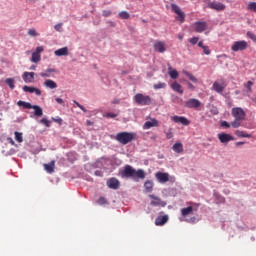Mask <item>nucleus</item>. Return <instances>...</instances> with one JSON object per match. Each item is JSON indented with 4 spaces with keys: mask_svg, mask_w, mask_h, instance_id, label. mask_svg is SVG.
<instances>
[{
    "mask_svg": "<svg viewBox=\"0 0 256 256\" xmlns=\"http://www.w3.org/2000/svg\"><path fill=\"white\" fill-rule=\"evenodd\" d=\"M121 177L133 179V181H139V179H145V177H147V173H145V170L143 169L135 170L131 165H126L121 172Z\"/></svg>",
    "mask_w": 256,
    "mask_h": 256,
    "instance_id": "nucleus-1",
    "label": "nucleus"
},
{
    "mask_svg": "<svg viewBox=\"0 0 256 256\" xmlns=\"http://www.w3.org/2000/svg\"><path fill=\"white\" fill-rule=\"evenodd\" d=\"M232 117H234V121L231 122V127L234 129H239L241 126V122L245 121V117H247V114L245 113V110L241 107H235L231 110Z\"/></svg>",
    "mask_w": 256,
    "mask_h": 256,
    "instance_id": "nucleus-2",
    "label": "nucleus"
},
{
    "mask_svg": "<svg viewBox=\"0 0 256 256\" xmlns=\"http://www.w3.org/2000/svg\"><path fill=\"white\" fill-rule=\"evenodd\" d=\"M135 137H137V135L133 132H120L116 134L115 139L118 143H121V145H128V143L135 140Z\"/></svg>",
    "mask_w": 256,
    "mask_h": 256,
    "instance_id": "nucleus-3",
    "label": "nucleus"
},
{
    "mask_svg": "<svg viewBox=\"0 0 256 256\" xmlns=\"http://www.w3.org/2000/svg\"><path fill=\"white\" fill-rule=\"evenodd\" d=\"M134 101L135 103H137V105H141V106L151 105V96L138 93L134 96Z\"/></svg>",
    "mask_w": 256,
    "mask_h": 256,
    "instance_id": "nucleus-4",
    "label": "nucleus"
},
{
    "mask_svg": "<svg viewBox=\"0 0 256 256\" xmlns=\"http://www.w3.org/2000/svg\"><path fill=\"white\" fill-rule=\"evenodd\" d=\"M249 47V44L245 40L236 41L232 44L231 49L234 51V53H237L238 51H245Z\"/></svg>",
    "mask_w": 256,
    "mask_h": 256,
    "instance_id": "nucleus-5",
    "label": "nucleus"
},
{
    "mask_svg": "<svg viewBox=\"0 0 256 256\" xmlns=\"http://www.w3.org/2000/svg\"><path fill=\"white\" fill-rule=\"evenodd\" d=\"M171 9L173 13L177 14V21H180V23H185V12L181 11L179 5L171 4Z\"/></svg>",
    "mask_w": 256,
    "mask_h": 256,
    "instance_id": "nucleus-6",
    "label": "nucleus"
},
{
    "mask_svg": "<svg viewBox=\"0 0 256 256\" xmlns=\"http://www.w3.org/2000/svg\"><path fill=\"white\" fill-rule=\"evenodd\" d=\"M189 205H193V206H188L186 208L181 209L182 217H187L188 215H193V211H197V209L199 208V204H196L193 202H189Z\"/></svg>",
    "mask_w": 256,
    "mask_h": 256,
    "instance_id": "nucleus-7",
    "label": "nucleus"
},
{
    "mask_svg": "<svg viewBox=\"0 0 256 256\" xmlns=\"http://www.w3.org/2000/svg\"><path fill=\"white\" fill-rule=\"evenodd\" d=\"M149 198L152 199V201L150 202V205H152V207H165L167 205L165 201L161 200V198L153 194H150Z\"/></svg>",
    "mask_w": 256,
    "mask_h": 256,
    "instance_id": "nucleus-8",
    "label": "nucleus"
},
{
    "mask_svg": "<svg viewBox=\"0 0 256 256\" xmlns=\"http://www.w3.org/2000/svg\"><path fill=\"white\" fill-rule=\"evenodd\" d=\"M185 107H187V109H199V107H201V101L191 98L185 102Z\"/></svg>",
    "mask_w": 256,
    "mask_h": 256,
    "instance_id": "nucleus-9",
    "label": "nucleus"
},
{
    "mask_svg": "<svg viewBox=\"0 0 256 256\" xmlns=\"http://www.w3.org/2000/svg\"><path fill=\"white\" fill-rule=\"evenodd\" d=\"M207 7L208 9H213L214 11H225V4L217 1L209 2Z\"/></svg>",
    "mask_w": 256,
    "mask_h": 256,
    "instance_id": "nucleus-10",
    "label": "nucleus"
},
{
    "mask_svg": "<svg viewBox=\"0 0 256 256\" xmlns=\"http://www.w3.org/2000/svg\"><path fill=\"white\" fill-rule=\"evenodd\" d=\"M171 121L174 123H180V125H184L185 127L191 124L189 119H187L185 116H172Z\"/></svg>",
    "mask_w": 256,
    "mask_h": 256,
    "instance_id": "nucleus-11",
    "label": "nucleus"
},
{
    "mask_svg": "<svg viewBox=\"0 0 256 256\" xmlns=\"http://www.w3.org/2000/svg\"><path fill=\"white\" fill-rule=\"evenodd\" d=\"M212 87L216 93H223V91H225V87H227V84H225V81L223 80L215 81Z\"/></svg>",
    "mask_w": 256,
    "mask_h": 256,
    "instance_id": "nucleus-12",
    "label": "nucleus"
},
{
    "mask_svg": "<svg viewBox=\"0 0 256 256\" xmlns=\"http://www.w3.org/2000/svg\"><path fill=\"white\" fill-rule=\"evenodd\" d=\"M206 29H207V22L198 21L194 23V31L196 33H203V31H206Z\"/></svg>",
    "mask_w": 256,
    "mask_h": 256,
    "instance_id": "nucleus-13",
    "label": "nucleus"
},
{
    "mask_svg": "<svg viewBox=\"0 0 256 256\" xmlns=\"http://www.w3.org/2000/svg\"><path fill=\"white\" fill-rule=\"evenodd\" d=\"M155 177L159 183H167L169 181V173L167 172H157Z\"/></svg>",
    "mask_w": 256,
    "mask_h": 256,
    "instance_id": "nucleus-14",
    "label": "nucleus"
},
{
    "mask_svg": "<svg viewBox=\"0 0 256 256\" xmlns=\"http://www.w3.org/2000/svg\"><path fill=\"white\" fill-rule=\"evenodd\" d=\"M218 139L222 143H229V141L235 140V138H233V136L231 134H227V133H219Z\"/></svg>",
    "mask_w": 256,
    "mask_h": 256,
    "instance_id": "nucleus-15",
    "label": "nucleus"
},
{
    "mask_svg": "<svg viewBox=\"0 0 256 256\" xmlns=\"http://www.w3.org/2000/svg\"><path fill=\"white\" fill-rule=\"evenodd\" d=\"M23 91L25 93H35L38 97H41V90L39 88L33 87V86H23Z\"/></svg>",
    "mask_w": 256,
    "mask_h": 256,
    "instance_id": "nucleus-16",
    "label": "nucleus"
},
{
    "mask_svg": "<svg viewBox=\"0 0 256 256\" xmlns=\"http://www.w3.org/2000/svg\"><path fill=\"white\" fill-rule=\"evenodd\" d=\"M154 50L158 53H165L167 51V48L165 47V42L163 41H156L154 43Z\"/></svg>",
    "mask_w": 256,
    "mask_h": 256,
    "instance_id": "nucleus-17",
    "label": "nucleus"
},
{
    "mask_svg": "<svg viewBox=\"0 0 256 256\" xmlns=\"http://www.w3.org/2000/svg\"><path fill=\"white\" fill-rule=\"evenodd\" d=\"M22 78L26 83H33L35 79V72H24Z\"/></svg>",
    "mask_w": 256,
    "mask_h": 256,
    "instance_id": "nucleus-18",
    "label": "nucleus"
},
{
    "mask_svg": "<svg viewBox=\"0 0 256 256\" xmlns=\"http://www.w3.org/2000/svg\"><path fill=\"white\" fill-rule=\"evenodd\" d=\"M119 185H121V183L117 180V178H110L107 181V186L109 189H119Z\"/></svg>",
    "mask_w": 256,
    "mask_h": 256,
    "instance_id": "nucleus-19",
    "label": "nucleus"
},
{
    "mask_svg": "<svg viewBox=\"0 0 256 256\" xmlns=\"http://www.w3.org/2000/svg\"><path fill=\"white\" fill-rule=\"evenodd\" d=\"M167 221H169V216H167V215L158 216L155 219V225H157L158 227H161V226L165 225V223H167Z\"/></svg>",
    "mask_w": 256,
    "mask_h": 256,
    "instance_id": "nucleus-20",
    "label": "nucleus"
},
{
    "mask_svg": "<svg viewBox=\"0 0 256 256\" xmlns=\"http://www.w3.org/2000/svg\"><path fill=\"white\" fill-rule=\"evenodd\" d=\"M151 127H159V121L153 118L151 121H147L143 125V129H151Z\"/></svg>",
    "mask_w": 256,
    "mask_h": 256,
    "instance_id": "nucleus-21",
    "label": "nucleus"
},
{
    "mask_svg": "<svg viewBox=\"0 0 256 256\" xmlns=\"http://www.w3.org/2000/svg\"><path fill=\"white\" fill-rule=\"evenodd\" d=\"M54 55H56V57L67 56L69 55V48L67 47L60 48L54 52Z\"/></svg>",
    "mask_w": 256,
    "mask_h": 256,
    "instance_id": "nucleus-22",
    "label": "nucleus"
},
{
    "mask_svg": "<svg viewBox=\"0 0 256 256\" xmlns=\"http://www.w3.org/2000/svg\"><path fill=\"white\" fill-rule=\"evenodd\" d=\"M44 86L47 87V89H57V83L51 79L45 80Z\"/></svg>",
    "mask_w": 256,
    "mask_h": 256,
    "instance_id": "nucleus-23",
    "label": "nucleus"
},
{
    "mask_svg": "<svg viewBox=\"0 0 256 256\" xmlns=\"http://www.w3.org/2000/svg\"><path fill=\"white\" fill-rule=\"evenodd\" d=\"M31 109H34V115L36 117H43V108L41 106L33 105Z\"/></svg>",
    "mask_w": 256,
    "mask_h": 256,
    "instance_id": "nucleus-24",
    "label": "nucleus"
},
{
    "mask_svg": "<svg viewBox=\"0 0 256 256\" xmlns=\"http://www.w3.org/2000/svg\"><path fill=\"white\" fill-rule=\"evenodd\" d=\"M173 91H176V93H180V95H183V86L179 84L178 82H174L171 85Z\"/></svg>",
    "mask_w": 256,
    "mask_h": 256,
    "instance_id": "nucleus-25",
    "label": "nucleus"
},
{
    "mask_svg": "<svg viewBox=\"0 0 256 256\" xmlns=\"http://www.w3.org/2000/svg\"><path fill=\"white\" fill-rule=\"evenodd\" d=\"M44 169L47 173H54L55 171V161H51L49 164H44Z\"/></svg>",
    "mask_w": 256,
    "mask_h": 256,
    "instance_id": "nucleus-26",
    "label": "nucleus"
},
{
    "mask_svg": "<svg viewBox=\"0 0 256 256\" xmlns=\"http://www.w3.org/2000/svg\"><path fill=\"white\" fill-rule=\"evenodd\" d=\"M172 149L175 153H183V143L181 142H176L173 146Z\"/></svg>",
    "mask_w": 256,
    "mask_h": 256,
    "instance_id": "nucleus-27",
    "label": "nucleus"
},
{
    "mask_svg": "<svg viewBox=\"0 0 256 256\" xmlns=\"http://www.w3.org/2000/svg\"><path fill=\"white\" fill-rule=\"evenodd\" d=\"M144 189H145L146 193H151V191H153V181L147 180L144 183Z\"/></svg>",
    "mask_w": 256,
    "mask_h": 256,
    "instance_id": "nucleus-28",
    "label": "nucleus"
},
{
    "mask_svg": "<svg viewBox=\"0 0 256 256\" xmlns=\"http://www.w3.org/2000/svg\"><path fill=\"white\" fill-rule=\"evenodd\" d=\"M168 75L171 77V79H177L179 77V72L171 67H168Z\"/></svg>",
    "mask_w": 256,
    "mask_h": 256,
    "instance_id": "nucleus-29",
    "label": "nucleus"
},
{
    "mask_svg": "<svg viewBox=\"0 0 256 256\" xmlns=\"http://www.w3.org/2000/svg\"><path fill=\"white\" fill-rule=\"evenodd\" d=\"M18 107H23L24 109H31L33 107V105H31V103L29 102H25L23 100H19L17 102Z\"/></svg>",
    "mask_w": 256,
    "mask_h": 256,
    "instance_id": "nucleus-30",
    "label": "nucleus"
},
{
    "mask_svg": "<svg viewBox=\"0 0 256 256\" xmlns=\"http://www.w3.org/2000/svg\"><path fill=\"white\" fill-rule=\"evenodd\" d=\"M51 73H55V69L53 68L47 69L45 72L40 73V77H44V78L51 77Z\"/></svg>",
    "mask_w": 256,
    "mask_h": 256,
    "instance_id": "nucleus-31",
    "label": "nucleus"
},
{
    "mask_svg": "<svg viewBox=\"0 0 256 256\" xmlns=\"http://www.w3.org/2000/svg\"><path fill=\"white\" fill-rule=\"evenodd\" d=\"M235 135L238 137H243V138H251V134H247L245 133V131H241V130H236Z\"/></svg>",
    "mask_w": 256,
    "mask_h": 256,
    "instance_id": "nucleus-32",
    "label": "nucleus"
},
{
    "mask_svg": "<svg viewBox=\"0 0 256 256\" xmlns=\"http://www.w3.org/2000/svg\"><path fill=\"white\" fill-rule=\"evenodd\" d=\"M6 85H8V87H10V89H15V79L13 78H7L5 80Z\"/></svg>",
    "mask_w": 256,
    "mask_h": 256,
    "instance_id": "nucleus-33",
    "label": "nucleus"
},
{
    "mask_svg": "<svg viewBox=\"0 0 256 256\" xmlns=\"http://www.w3.org/2000/svg\"><path fill=\"white\" fill-rule=\"evenodd\" d=\"M31 61L32 63H39V61H41V54H37L36 52H34L32 54Z\"/></svg>",
    "mask_w": 256,
    "mask_h": 256,
    "instance_id": "nucleus-34",
    "label": "nucleus"
},
{
    "mask_svg": "<svg viewBox=\"0 0 256 256\" xmlns=\"http://www.w3.org/2000/svg\"><path fill=\"white\" fill-rule=\"evenodd\" d=\"M184 75H186V77H188V79L190 81H192V83H197V79L195 78V76L191 73H189L188 71H183Z\"/></svg>",
    "mask_w": 256,
    "mask_h": 256,
    "instance_id": "nucleus-35",
    "label": "nucleus"
},
{
    "mask_svg": "<svg viewBox=\"0 0 256 256\" xmlns=\"http://www.w3.org/2000/svg\"><path fill=\"white\" fill-rule=\"evenodd\" d=\"M14 135H15V140L18 143H23V133H21V132H14Z\"/></svg>",
    "mask_w": 256,
    "mask_h": 256,
    "instance_id": "nucleus-36",
    "label": "nucleus"
},
{
    "mask_svg": "<svg viewBox=\"0 0 256 256\" xmlns=\"http://www.w3.org/2000/svg\"><path fill=\"white\" fill-rule=\"evenodd\" d=\"M247 10L256 13V2H250L247 6Z\"/></svg>",
    "mask_w": 256,
    "mask_h": 256,
    "instance_id": "nucleus-37",
    "label": "nucleus"
},
{
    "mask_svg": "<svg viewBox=\"0 0 256 256\" xmlns=\"http://www.w3.org/2000/svg\"><path fill=\"white\" fill-rule=\"evenodd\" d=\"M119 17H120V19H129V17H131V15L127 11H122L119 13Z\"/></svg>",
    "mask_w": 256,
    "mask_h": 256,
    "instance_id": "nucleus-38",
    "label": "nucleus"
},
{
    "mask_svg": "<svg viewBox=\"0 0 256 256\" xmlns=\"http://www.w3.org/2000/svg\"><path fill=\"white\" fill-rule=\"evenodd\" d=\"M167 87V84L165 82H159L157 84H154V89H165Z\"/></svg>",
    "mask_w": 256,
    "mask_h": 256,
    "instance_id": "nucleus-39",
    "label": "nucleus"
},
{
    "mask_svg": "<svg viewBox=\"0 0 256 256\" xmlns=\"http://www.w3.org/2000/svg\"><path fill=\"white\" fill-rule=\"evenodd\" d=\"M40 123H41L42 125H45V127H51V121H49L47 118H42V119L40 120Z\"/></svg>",
    "mask_w": 256,
    "mask_h": 256,
    "instance_id": "nucleus-40",
    "label": "nucleus"
},
{
    "mask_svg": "<svg viewBox=\"0 0 256 256\" xmlns=\"http://www.w3.org/2000/svg\"><path fill=\"white\" fill-rule=\"evenodd\" d=\"M166 139H173V128H169L168 131L165 132Z\"/></svg>",
    "mask_w": 256,
    "mask_h": 256,
    "instance_id": "nucleus-41",
    "label": "nucleus"
},
{
    "mask_svg": "<svg viewBox=\"0 0 256 256\" xmlns=\"http://www.w3.org/2000/svg\"><path fill=\"white\" fill-rule=\"evenodd\" d=\"M28 35H30V37H39V33H37V30L35 29H29Z\"/></svg>",
    "mask_w": 256,
    "mask_h": 256,
    "instance_id": "nucleus-42",
    "label": "nucleus"
},
{
    "mask_svg": "<svg viewBox=\"0 0 256 256\" xmlns=\"http://www.w3.org/2000/svg\"><path fill=\"white\" fill-rule=\"evenodd\" d=\"M55 31H58V33H61L63 31V23H58L54 26Z\"/></svg>",
    "mask_w": 256,
    "mask_h": 256,
    "instance_id": "nucleus-43",
    "label": "nucleus"
},
{
    "mask_svg": "<svg viewBox=\"0 0 256 256\" xmlns=\"http://www.w3.org/2000/svg\"><path fill=\"white\" fill-rule=\"evenodd\" d=\"M97 203L98 205H107V199H105V197H100Z\"/></svg>",
    "mask_w": 256,
    "mask_h": 256,
    "instance_id": "nucleus-44",
    "label": "nucleus"
},
{
    "mask_svg": "<svg viewBox=\"0 0 256 256\" xmlns=\"http://www.w3.org/2000/svg\"><path fill=\"white\" fill-rule=\"evenodd\" d=\"M198 42H199L198 37H193L189 39V43H191L192 45H197Z\"/></svg>",
    "mask_w": 256,
    "mask_h": 256,
    "instance_id": "nucleus-45",
    "label": "nucleus"
},
{
    "mask_svg": "<svg viewBox=\"0 0 256 256\" xmlns=\"http://www.w3.org/2000/svg\"><path fill=\"white\" fill-rule=\"evenodd\" d=\"M247 37L251 39L252 41L256 42V35L252 32H247Z\"/></svg>",
    "mask_w": 256,
    "mask_h": 256,
    "instance_id": "nucleus-46",
    "label": "nucleus"
},
{
    "mask_svg": "<svg viewBox=\"0 0 256 256\" xmlns=\"http://www.w3.org/2000/svg\"><path fill=\"white\" fill-rule=\"evenodd\" d=\"M102 15L103 17H111L112 12L111 10H103Z\"/></svg>",
    "mask_w": 256,
    "mask_h": 256,
    "instance_id": "nucleus-47",
    "label": "nucleus"
},
{
    "mask_svg": "<svg viewBox=\"0 0 256 256\" xmlns=\"http://www.w3.org/2000/svg\"><path fill=\"white\" fill-rule=\"evenodd\" d=\"M204 55H211V50H209V46H204L203 48Z\"/></svg>",
    "mask_w": 256,
    "mask_h": 256,
    "instance_id": "nucleus-48",
    "label": "nucleus"
},
{
    "mask_svg": "<svg viewBox=\"0 0 256 256\" xmlns=\"http://www.w3.org/2000/svg\"><path fill=\"white\" fill-rule=\"evenodd\" d=\"M221 127H225L226 129H229V127H231V124H229V122H227V121H222Z\"/></svg>",
    "mask_w": 256,
    "mask_h": 256,
    "instance_id": "nucleus-49",
    "label": "nucleus"
},
{
    "mask_svg": "<svg viewBox=\"0 0 256 256\" xmlns=\"http://www.w3.org/2000/svg\"><path fill=\"white\" fill-rule=\"evenodd\" d=\"M44 49L43 46H39L36 48V51L34 53H37L38 55H41L43 53Z\"/></svg>",
    "mask_w": 256,
    "mask_h": 256,
    "instance_id": "nucleus-50",
    "label": "nucleus"
},
{
    "mask_svg": "<svg viewBox=\"0 0 256 256\" xmlns=\"http://www.w3.org/2000/svg\"><path fill=\"white\" fill-rule=\"evenodd\" d=\"M106 117H108L110 119H115V117H117V114H115V113H107Z\"/></svg>",
    "mask_w": 256,
    "mask_h": 256,
    "instance_id": "nucleus-51",
    "label": "nucleus"
},
{
    "mask_svg": "<svg viewBox=\"0 0 256 256\" xmlns=\"http://www.w3.org/2000/svg\"><path fill=\"white\" fill-rule=\"evenodd\" d=\"M253 85V83L251 81H248L246 84H245V87L246 89H248V91H251V86Z\"/></svg>",
    "mask_w": 256,
    "mask_h": 256,
    "instance_id": "nucleus-52",
    "label": "nucleus"
},
{
    "mask_svg": "<svg viewBox=\"0 0 256 256\" xmlns=\"http://www.w3.org/2000/svg\"><path fill=\"white\" fill-rule=\"evenodd\" d=\"M210 112L212 115H219V110H217V108L211 109Z\"/></svg>",
    "mask_w": 256,
    "mask_h": 256,
    "instance_id": "nucleus-53",
    "label": "nucleus"
},
{
    "mask_svg": "<svg viewBox=\"0 0 256 256\" xmlns=\"http://www.w3.org/2000/svg\"><path fill=\"white\" fill-rule=\"evenodd\" d=\"M188 89H191L192 91H195V86L191 83H188Z\"/></svg>",
    "mask_w": 256,
    "mask_h": 256,
    "instance_id": "nucleus-54",
    "label": "nucleus"
},
{
    "mask_svg": "<svg viewBox=\"0 0 256 256\" xmlns=\"http://www.w3.org/2000/svg\"><path fill=\"white\" fill-rule=\"evenodd\" d=\"M56 102H58L59 105H63V99L61 98H56Z\"/></svg>",
    "mask_w": 256,
    "mask_h": 256,
    "instance_id": "nucleus-55",
    "label": "nucleus"
},
{
    "mask_svg": "<svg viewBox=\"0 0 256 256\" xmlns=\"http://www.w3.org/2000/svg\"><path fill=\"white\" fill-rule=\"evenodd\" d=\"M79 109H81V111H83L84 113H87V109H86V108H84V106H83V105H81Z\"/></svg>",
    "mask_w": 256,
    "mask_h": 256,
    "instance_id": "nucleus-56",
    "label": "nucleus"
},
{
    "mask_svg": "<svg viewBox=\"0 0 256 256\" xmlns=\"http://www.w3.org/2000/svg\"><path fill=\"white\" fill-rule=\"evenodd\" d=\"M198 47H201V49H203V47H205V45H203V41H200V42L198 43Z\"/></svg>",
    "mask_w": 256,
    "mask_h": 256,
    "instance_id": "nucleus-57",
    "label": "nucleus"
},
{
    "mask_svg": "<svg viewBox=\"0 0 256 256\" xmlns=\"http://www.w3.org/2000/svg\"><path fill=\"white\" fill-rule=\"evenodd\" d=\"M9 143H11V145H15V141H13V138H8Z\"/></svg>",
    "mask_w": 256,
    "mask_h": 256,
    "instance_id": "nucleus-58",
    "label": "nucleus"
},
{
    "mask_svg": "<svg viewBox=\"0 0 256 256\" xmlns=\"http://www.w3.org/2000/svg\"><path fill=\"white\" fill-rule=\"evenodd\" d=\"M53 121H55L56 123H62L63 120L59 118V119H53Z\"/></svg>",
    "mask_w": 256,
    "mask_h": 256,
    "instance_id": "nucleus-59",
    "label": "nucleus"
},
{
    "mask_svg": "<svg viewBox=\"0 0 256 256\" xmlns=\"http://www.w3.org/2000/svg\"><path fill=\"white\" fill-rule=\"evenodd\" d=\"M240 145H245V142H236V147H239Z\"/></svg>",
    "mask_w": 256,
    "mask_h": 256,
    "instance_id": "nucleus-60",
    "label": "nucleus"
},
{
    "mask_svg": "<svg viewBox=\"0 0 256 256\" xmlns=\"http://www.w3.org/2000/svg\"><path fill=\"white\" fill-rule=\"evenodd\" d=\"M74 103H75L76 107H78V108L81 107V104H79V102H77L76 100H74Z\"/></svg>",
    "mask_w": 256,
    "mask_h": 256,
    "instance_id": "nucleus-61",
    "label": "nucleus"
},
{
    "mask_svg": "<svg viewBox=\"0 0 256 256\" xmlns=\"http://www.w3.org/2000/svg\"><path fill=\"white\" fill-rule=\"evenodd\" d=\"M36 68H37V66L32 65V66L30 67V70H31V71H35Z\"/></svg>",
    "mask_w": 256,
    "mask_h": 256,
    "instance_id": "nucleus-62",
    "label": "nucleus"
},
{
    "mask_svg": "<svg viewBox=\"0 0 256 256\" xmlns=\"http://www.w3.org/2000/svg\"><path fill=\"white\" fill-rule=\"evenodd\" d=\"M87 125H93V122H91L90 120H87Z\"/></svg>",
    "mask_w": 256,
    "mask_h": 256,
    "instance_id": "nucleus-63",
    "label": "nucleus"
},
{
    "mask_svg": "<svg viewBox=\"0 0 256 256\" xmlns=\"http://www.w3.org/2000/svg\"><path fill=\"white\" fill-rule=\"evenodd\" d=\"M111 27H115V22H110Z\"/></svg>",
    "mask_w": 256,
    "mask_h": 256,
    "instance_id": "nucleus-64",
    "label": "nucleus"
}]
</instances>
